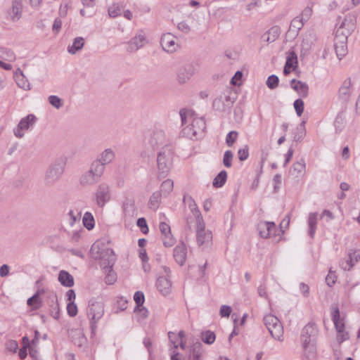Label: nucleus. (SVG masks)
Returning a JSON list of instances; mask_svg holds the SVG:
<instances>
[{"instance_id":"obj_1","label":"nucleus","mask_w":360,"mask_h":360,"mask_svg":"<svg viewBox=\"0 0 360 360\" xmlns=\"http://www.w3.org/2000/svg\"><path fill=\"white\" fill-rule=\"evenodd\" d=\"M189 208L191 214L186 217V228L191 229V224L195 222L196 241L198 246L207 247L211 245L212 240V231L205 229V224L200 210L192 198H189Z\"/></svg>"},{"instance_id":"obj_2","label":"nucleus","mask_w":360,"mask_h":360,"mask_svg":"<svg viewBox=\"0 0 360 360\" xmlns=\"http://www.w3.org/2000/svg\"><path fill=\"white\" fill-rule=\"evenodd\" d=\"M90 254L92 258L100 261L102 268H109L114 265L115 261L114 252L103 242H95L91 248Z\"/></svg>"},{"instance_id":"obj_3","label":"nucleus","mask_w":360,"mask_h":360,"mask_svg":"<svg viewBox=\"0 0 360 360\" xmlns=\"http://www.w3.org/2000/svg\"><path fill=\"white\" fill-rule=\"evenodd\" d=\"M65 163V159L60 158L49 165L43 178L46 186H53L60 180L64 173Z\"/></svg>"},{"instance_id":"obj_4","label":"nucleus","mask_w":360,"mask_h":360,"mask_svg":"<svg viewBox=\"0 0 360 360\" xmlns=\"http://www.w3.org/2000/svg\"><path fill=\"white\" fill-rule=\"evenodd\" d=\"M173 152L170 146H165L158 153L157 164L158 178H165L169 174L172 165Z\"/></svg>"},{"instance_id":"obj_5","label":"nucleus","mask_w":360,"mask_h":360,"mask_svg":"<svg viewBox=\"0 0 360 360\" xmlns=\"http://www.w3.org/2000/svg\"><path fill=\"white\" fill-rule=\"evenodd\" d=\"M317 334L316 326L314 323L307 324L302 331V346L307 358H313L315 354V347L313 339Z\"/></svg>"},{"instance_id":"obj_6","label":"nucleus","mask_w":360,"mask_h":360,"mask_svg":"<svg viewBox=\"0 0 360 360\" xmlns=\"http://www.w3.org/2000/svg\"><path fill=\"white\" fill-rule=\"evenodd\" d=\"M104 172L101 164L92 162L89 170L81 175L79 183L83 186H93L100 181Z\"/></svg>"},{"instance_id":"obj_7","label":"nucleus","mask_w":360,"mask_h":360,"mask_svg":"<svg viewBox=\"0 0 360 360\" xmlns=\"http://www.w3.org/2000/svg\"><path fill=\"white\" fill-rule=\"evenodd\" d=\"M104 313V303L101 300L92 299L89 302L87 316L93 330L96 328V323L103 317Z\"/></svg>"},{"instance_id":"obj_8","label":"nucleus","mask_w":360,"mask_h":360,"mask_svg":"<svg viewBox=\"0 0 360 360\" xmlns=\"http://www.w3.org/2000/svg\"><path fill=\"white\" fill-rule=\"evenodd\" d=\"M206 129L205 121L202 117H194L191 120V124L185 127L183 130L184 134L188 138L193 139L198 135L202 134Z\"/></svg>"},{"instance_id":"obj_9","label":"nucleus","mask_w":360,"mask_h":360,"mask_svg":"<svg viewBox=\"0 0 360 360\" xmlns=\"http://www.w3.org/2000/svg\"><path fill=\"white\" fill-rule=\"evenodd\" d=\"M35 122L36 117L32 114H30L22 118L18 126L13 129L15 136L18 139L22 138L25 135V131L29 129L30 127L33 126Z\"/></svg>"},{"instance_id":"obj_10","label":"nucleus","mask_w":360,"mask_h":360,"mask_svg":"<svg viewBox=\"0 0 360 360\" xmlns=\"http://www.w3.org/2000/svg\"><path fill=\"white\" fill-rule=\"evenodd\" d=\"M96 203L99 207H103L104 205L110 199V187L105 183L98 185L96 193Z\"/></svg>"},{"instance_id":"obj_11","label":"nucleus","mask_w":360,"mask_h":360,"mask_svg":"<svg viewBox=\"0 0 360 360\" xmlns=\"http://www.w3.org/2000/svg\"><path fill=\"white\" fill-rule=\"evenodd\" d=\"M164 272L165 273V276H160L156 283L158 290L163 295H167L170 293L172 290V282L169 278V274L170 270L168 267H163Z\"/></svg>"},{"instance_id":"obj_12","label":"nucleus","mask_w":360,"mask_h":360,"mask_svg":"<svg viewBox=\"0 0 360 360\" xmlns=\"http://www.w3.org/2000/svg\"><path fill=\"white\" fill-rule=\"evenodd\" d=\"M160 44L163 50L168 53H174L179 48L176 37L171 33L162 34Z\"/></svg>"},{"instance_id":"obj_13","label":"nucleus","mask_w":360,"mask_h":360,"mask_svg":"<svg viewBox=\"0 0 360 360\" xmlns=\"http://www.w3.org/2000/svg\"><path fill=\"white\" fill-rule=\"evenodd\" d=\"M356 19L354 15H348L337 28L335 34H345L348 37L355 28Z\"/></svg>"},{"instance_id":"obj_14","label":"nucleus","mask_w":360,"mask_h":360,"mask_svg":"<svg viewBox=\"0 0 360 360\" xmlns=\"http://www.w3.org/2000/svg\"><path fill=\"white\" fill-rule=\"evenodd\" d=\"M147 43L146 36L143 31H140L128 42L127 50L128 52L133 53L143 46Z\"/></svg>"},{"instance_id":"obj_15","label":"nucleus","mask_w":360,"mask_h":360,"mask_svg":"<svg viewBox=\"0 0 360 360\" xmlns=\"http://www.w3.org/2000/svg\"><path fill=\"white\" fill-rule=\"evenodd\" d=\"M347 36L345 34H335L334 47L336 55L340 60L347 53Z\"/></svg>"},{"instance_id":"obj_16","label":"nucleus","mask_w":360,"mask_h":360,"mask_svg":"<svg viewBox=\"0 0 360 360\" xmlns=\"http://www.w3.org/2000/svg\"><path fill=\"white\" fill-rule=\"evenodd\" d=\"M115 159V152L111 148H108L103 150L98 158L93 161L95 163H99L103 167V170L105 171V165L112 163Z\"/></svg>"},{"instance_id":"obj_17","label":"nucleus","mask_w":360,"mask_h":360,"mask_svg":"<svg viewBox=\"0 0 360 360\" xmlns=\"http://www.w3.org/2000/svg\"><path fill=\"white\" fill-rule=\"evenodd\" d=\"M186 257L187 248L184 243H181L174 249V258L180 266H183L186 262Z\"/></svg>"},{"instance_id":"obj_18","label":"nucleus","mask_w":360,"mask_h":360,"mask_svg":"<svg viewBox=\"0 0 360 360\" xmlns=\"http://www.w3.org/2000/svg\"><path fill=\"white\" fill-rule=\"evenodd\" d=\"M195 74V68L193 65H188L181 68L177 75V80L179 84L186 83Z\"/></svg>"},{"instance_id":"obj_19","label":"nucleus","mask_w":360,"mask_h":360,"mask_svg":"<svg viewBox=\"0 0 360 360\" xmlns=\"http://www.w3.org/2000/svg\"><path fill=\"white\" fill-rule=\"evenodd\" d=\"M352 83L349 79H345L338 91V97L344 101H347L352 94Z\"/></svg>"},{"instance_id":"obj_20","label":"nucleus","mask_w":360,"mask_h":360,"mask_svg":"<svg viewBox=\"0 0 360 360\" xmlns=\"http://www.w3.org/2000/svg\"><path fill=\"white\" fill-rule=\"evenodd\" d=\"M290 86L295 91H296L300 96H302V97L307 96L309 86L306 83L302 82L300 80H296V79H293L290 82Z\"/></svg>"},{"instance_id":"obj_21","label":"nucleus","mask_w":360,"mask_h":360,"mask_svg":"<svg viewBox=\"0 0 360 360\" xmlns=\"http://www.w3.org/2000/svg\"><path fill=\"white\" fill-rule=\"evenodd\" d=\"M297 65V57L294 51L289 53L285 65L284 66L283 74L288 75L292 70H295Z\"/></svg>"},{"instance_id":"obj_22","label":"nucleus","mask_w":360,"mask_h":360,"mask_svg":"<svg viewBox=\"0 0 360 360\" xmlns=\"http://www.w3.org/2000/svg\"><path fill=\"white\" fill-rule=\"evenodd\" d=\"M280 35V29L278 26L271 27L267 32L263 34L262 39L264 41L272 43L275 41Z\"/></svg>"},{"instance_id":"obj_23","label":"nucleus","mask_w":360,"mask_h":360,"mask_svg":"<svg viewBox=\"0 0 360 360\" xmlns=\"http://www.w3.org/2000/svg\"><path fill=\"white\" fill-rule=\"evenodd\" d=\"M275 228L274 222H261L258 226L259 233L261 237L267 238Z\"/></svg>"},{"instance_id":"obj_24","label":"nucleus","mask_w":360,"mask_h":360,"mask_svg":"<svg viewBox=\"0 0 360 360\" xmlns=\"http://www.w3.org/2000/svg\"><path fill=\"white\" fill-rule=\"evenodd\" d=\"M44 293V290H38L37 292L27 300V305L31 307L33 310L39 309L41 306L40 295Z\"/></svg>"},{"instance_id":"obj_25","label":"nucleus","mask_w":360,"mask_h":360,"mask_svg":"<svg viewBox=\"0 0 360 360\" xmlns=\"http://www.w3.org/2000/svg\"><path fill=\"white\" fill-rule=\"evenodd\" d=\"M59 282L65 287H72L74 285L73 276L66 271H60L58 275Z\"/></svg>"},{"instance_id":"obj_26","label":"nucleus","mask_w":360,"mask_h":360,"mask_svg":"<svg viewBox=\"0 0 360 360\" xmlns=\"http://www.w3.org/2000/svg\"><path fill=\"white\" fill-rule=\"evenodd\" d=\"M333 321L334 323L335 327L336 328L337 332H341L342 330H345V324L343 320L341 319L340 316V311L338 307H335L333 312Z\"/></svg>"},{"instance_id":"obj_27","label":"nucleus","mask_w":360,"mask_h":360,"mask_svg":"<svg viewBox=\"0 0 360 360\" xmlns=\"http://www.w3.org/2000/svg\"><path fill=\"white\" fill-rule=\"evenodd\" d=\"M268 330L273 338L279 341L283 340V328L281 322L274 324V326L270 327Z\"/></svg>"},{"instance_id":"obj_28","label":"nucleus","mask_w":360,"mask_h":360,"mask_svg":"<svg viewBox=\"0 0 360 360\" xmlns=\"http://www.w3.org/2000/svg\"><path fill=\"white\" fill-rule=\"evenodd\" d=\"M162 194L159 191L154 192L150 197L148 207L153 210H156L160 204Z\"/></svg>"},{"instance_id":"obj_29","label":"nucleus","mask_w":360,"mask_h":360,"mask_svg":"<svg viewBox=\"0 0 360 360\" xmlns=\"http://www.w3.org/2000/svg\"><path fill=\"white\" fill-rule=\"evenodd\" d=\"M304 22L305 21L300 16L295 18L290 22L289 32L293 34H297L299 30L303 27Z\"/></svg>"},{"instance_id":"obj_30","label":"nucleus","mask_w":360,"mask_h":360,"mask_svg":"<svg viewBox=\"0 0 360 360\" xmlns=\"http://www.w3.org/2000/svg\"><path fill=\"white\" fill-rule=\"evenodd\" d=\"M174 187V182L172 179L165 180L160 186V190L159 192L165 196H167L172 191Z\"/></svg>"},{"instance_id":"obj_31","label":"nucleus","mask_w":360,"mask_h":360,"mask_svg":"<svg viewBox=\"0 0 360 360\" xmlns=\"http://www.w3.org/2000/svg\"><path fill=\"white\" fill-rule=\"evenodd\" d=\"M84 44V39L83 37H76L73 41L72 45L68 47V52L71 54H75L83 48Z\"/></svg>"},{"instance_id":"obj_32","label":"nucleus","mask_w":360,"mask_h":360,"mask_svg":"<svg viewBox=\"0 0 360 360\" xmlns=\"http://www.w3.org/2000/svg\"><path fill=\"white\" fill-rule=\"evenodd\" d=\"M227 179V173L226 171L222 170L221 171L217 176L214 179L212 185L215 188H220L221 187L226 181Z\"/></svg>"},{"instance_id":"obj_33","label":"nucleus","mask_w":360,"mask_h":360,"mask_svg":"<svg viewBox=\"0 0 360 360\" xmlns=\"http://www.w3.org/2000/svg\"><path fill=\"white\" fill-rule=\"evenodd\" d=\"M308 224L309 226V234L311 238H314L317 224V214L310 213L309 215Z\"/></svg>"},{"instance_id":"obj_34","label":"nucleus","mask_w":360,"mask_h":360,"mask_svg":"<svg viewBox=\"0 0 360 360\" xmlns=\"http://www.w3.org/2000/svg\"><path fill=\"white\" fill-rule=\"evenodd\" d=\"M202 354V345L201 343L197 342L193 346L192 354L189 356L188 360H200Z\"/></svg>"},{"instance_id":"obj_35","label":"nucleus","mask_w":360,"mask_h":360,"mask_svg":"<svg viewBox=\"0 0 360 360\" xmlns=\"http://www.w3.org/2000/svg\"><path fill=\"white\" fill-rule=\"evenodd\" d=\"M112 266H110L109 268H103L104 273L106 274L105 281L108 285L113 284L117 279L116 274L112 271Z\"/></svg>"},{"instance_id":"obj_36","label":"nucleus","mask_w":360,"mask_h":360,"mask_svg":"<svg viewBox=\"0 0 360 360\" xmlns=\"http://www.w3.org/2000/svg\"><path fill=\"white\" fill-rule=\"evenodd\" d=\"M0 58L6 60L13 61L15 60V56L12 50L4 47H0Z\"/></svg>"},{"instance_id":"obj_37","label":"nucleus","mask_w":360,"mask_h":360,"mask_svg":"<svg viewBox=\"0 0 360 360\" xmlns=\"http://www.w3.org/2000/svg\"><path fill=\"white\" fill-rule=\"evenodd\" d=\"M84 226L88 229L91 230L94 227V219L91 213L86 212L84 213L82 219Z\"/></svg>"},{"instance_id":"obj_38","label":"nucleus","mask_w":360,"mask_h":360,"mask_svg":"<svg viewBox=\"0 0 360 360\" xmlns=\"http://www.w3.org/2000/svg\"><path fill=\"white\" fill-rule=\"evenodd\" d=\"M22 11V2L21 0H15L13 2L12 6V13H13V19L18 20L20 17V13Z\"/></svg>"},{"instance_id":"obj_39","label":"nucleus","mask_w":360,"mask_h":360,"mask_svg":"<svg viewBox=\"0 0 360 360\" xmlns=\"http://www.w3.org/2000/svg\"><path fill=\"white\" fill-rule=\"evenodd\" d=\"M134 200L132 199H126L123 202V210L127 214L133 215L134 214Z\"/></svg>"},{"instance_id":"obj_40","label":"nucleus","mask_w":360,"mask_h":360,"mask_svg":"<svg viewBox=\"0 0 360 360\" xmlns=\"http://www.w3.org/2000/svg\"><path fill=\"white\" fill-rule=\"evenodd\" d=\"M15 82H16L18 86L20 88L25 90V91L30 89V84L28 80L25 78V75L24 76L20 75V76L15 77Z\"/></svg>"},{"instance_id":"obj_41","label":"nucleus","mask_w":360,"mask_h":360,"mask_svg":"<svg viewBox=\"0 0 360 360\" xmlns=\"http://www.w3.org/2000/svg\"><path fill=\"white\" fill-rule=\"evenodd\" d=\"M75 338H74V343L78 347H82L86 343V338L84 337L82 331H76Z\"/></svg>"},{"instance_id":"obj_42","label":"nucleus","mask_w":360,"mask_h":360,"mask_svg":"<svg viewBox=\"0 0 360 360\" xmlns=\"http://www.w3.org/2000/svg\"><path fill=\"white\" fill-rule=\"evenodd\" d=\"M215 334L210 330L205 331L202 333L201 338L202 340L208 345L212 344L215 340Z\"/></svg>"},{"instance_id":"obj_43","label":"nucleus","mask_w":360,"mask_h":360,"mask_svg":"<svg viewBox=\"0 0 360 360\" xmlns=\"http://www.w3.org/2000/svg\"><path fill=\"white\" fill-rule=\"evenodd\" d=\"M280 322L278 318L272 314H268L264 317V323L267 329Z\"/></svg>"},{"instance_id":"obj_44","label":"nucleus","mask_w":360,"mask_h":360,"mask_svg":"<svg viewBox=\"0 0 360 360\" xmlns=\"http://www.w3.org/2000/svg\"><path fill=\"white\" fill-rule=\"evenodd\" d=\"M164 140V136L161 132L154 133L150 140V143L153 146H158L162 143Z\"/></svg>"},{"instance_id":"obj_45","label":"nucleus","mask_w":360,"mask_h":360,"mask_svg":"<svg viewBox=\"0 0 360 360\" xmlns=\"http://www.w3.org/2000/svg\"><path fill=\"white\" fill-rule=\"evenodd\" d=\"M293 169L297 172L298 174L302 175L305 172V162L303 159H301L298 162L293 164Z\"/></svg>"},{"instance_id":"obj_46","label":"nucleus","mask_w":360,"mask_h":360,"mask_svg":"<svg viewBox=\"0 0 360 360\" xmlns=\"http://www.w3.org/2000/svg\"><path fill=\"white\" fill-rule=\"evenodd\" d=\"M279 79L276 75H272L267 78L266 85L270 89H274L278 86Z\"/></svg>"},{"instance_id":"obj_47","label":"nucleus","mask_w":360,"mask_h":360,"mask_svg":"<svg viewBox=\"0 0 360 360\" xmlns=\"http://www.w3.org/2000/svg\"><path fill=\"white\" fill-rule=\"evenodd\" d=\"M121 7L119 4H112L108 8V14L111 18H115L121 14Z\"/></svg>"},{"instance_id":"obj_48","label":"nucleus","mask_w":360,"mask_h":360,"mask_svg":"<svg viewBox=\"0 0 360 360\" xmlns=\"http://www.w3.org/2000/svg\"><path fill=\"white\" fill-rule=\"evenodd\" d=\"M238 134L236 131H231L227 134L226 137V143L229 147L232 146L235 143L238 138Z\"/></svg>"},{"instance_id":"obj_49","label":"nucleus","mask_w":360,"mask_h":360,"mask_svg":"<svg viewBox=\"0 0 360 360\" xmlns=\"http://www.w3.org/2000/svg\"><path fill=\"white\" fill-rule=\"evenodd\" d=\"M48 100L49 102L56 109H59L63 105L62 100L57 96H50Z\"/></svg>"},{"instance_id":"obj_50","label":"nucleus","mask_w":360,"mask_h":360,"mask_svg":"<svg viewBox=\"0 0 360 360\" xmlns=\"http://www.w3.org/2000/svg\"><path fill=\"white\" fill-rule=\"evenodd\" d=\"M233 153L231 150H226L224 153V159H223V163L225 167H231V162L233 160Z\"/></svg>"},{"instance_id":"obj_51","label":"nucleus","mask_w":360,"mask_h":360,"mask_svg":"<svg viewBox=\"0 0 360 360\" xmlns=\"http://www.w3.org/2000/svg\"><path fill=\"white\" fill-rule=\"evenodd\" d=\"M180 116L181 119V123L183 125L186 124L188 120H192L193 119L191 112L184 109L180 110Z\"/></svg>"},{"instance_id":"obj_52","label":"nucleus","mask_w":360,"mask_h":360,"mask_svg":"<svg viewBox=\"0 0 360 360\" xmlns=\"http://www.w3.org/2000/svg\"><path fill=\"white\" fill-rule=\"evenodd\" d=\"M162 239L165 247H171L174 243V238H173L171 233L162 236Z\"/></svg>"},{"instance_id":"obj_53","label":"nucleus","mask_w":360,"mask_h":360,"mask_svg":"<svg viewBox=\"0 0 360 360\" xmlns=\"http://www.w3.org/2000/svg\"><path fill=\"white\" fill-rule=\"evenodd\" d=\"M294 108L298 116H301L304 111V102L302 99H297L294 102Z\"/></svg>"},{"instance_id":"obj_54","label":"nucleus","mask_w":360,"mask_h":360,"mask_svg":"<svg viewBox=\"0 0 360 360\" xmlns=\"http://www.w3.org/2000/svg\"><path fill=\"white\" fill-rule=\"evenodd\" d=\"M134 300L137 304L136 307H142L145 300L143 293L140 291L136 292L134 296Z\"/></svg>"},{"instance_id":"obj_55","label":"nucleus","mask_w":360,"mask_h":360,"mask_svg":"<svg viewBox=\"0 0 360 360\" xmlns=\"http://www.w3.org/2000/svg\"><path fill=\"white\" fill-rule=\"evenodd\" d=\"M238 158L240 161H244L249 156L248 146L246 145L243 148L239 149L238 152Z\"/></svg>"},{"instance_id":"obj_56","label":"nucleus","mask_w":360,"mask_h":360,"mask_svg":"<svg viewBox=\"0 0 360 360\" xmlns=\"http://www.w3.org/2000/svg\"><path fill=\"white\" fill-rule=\"evenodd\" d=\"M348 257L354 266L360 259V252L357 250H350Z\"/></svg>"},{"instance_id":"obj_57","label":"nucleus","mask_w":360,"mask_h":360,"mask_svg":"<svg viewBox=\"0 0 360 360\" xmlns=\"http://www.w3.org/2000/svg\"><path fill=\"white\" fill-rule=\"evenodd\" d=\"M67 311L70 316H75L77 314V307L76 304L74 302H70L67 306Z\"/></svg>"},{"instance_id":"obj_58","label":"nucleus","mask_w":360,"mask_h":360,"mask_svg":"<svg viewBox=\"0 0 360 360\" xmlns=\"http://www.w3.org/2000/svg\"><path fill=\"white\" fill-rule=\"evenodd\" d=\"M6 347L8 351L15 353L18 349V344L15 340H8L6 344Z\"/></svg>"},{"instance_id":"obj_59","label":"nucleus","mask_w":360,"mask_h":360,"mask_svg":"<svg viewBox=\"0 0 360 360\" xmlns=\"http://www.w3.org/2000/svg\"><path fill=\"white\" fill-rule=\"evenodd\" d=\"M137 226L140 227L141 231L146 234L148 232V228L147 226L146 220L144 218H139L137 220Z\"/></svg>"},{"instance_id":"obj_60","label":"nucleus","mask_w":360,"mask_h":360,"mask_svg":"<svg viewBox=\"0 0 360 360\" xmlns=\"http://www.w3.org/2000/svg\"><path fill=\"white\" fill-rule=\"evenodd\" d=\"M168 337L170 342L173 345V347L171 349H176L179 345L177 344V335L175 333L170 331L168 333Z\"/></svg>"},{"instance_id":"obj_61","label":"nucleus","mask_w":360,"mask_h":360,"mask_svg":"<svg viewBox=\"0 0 360 360\" xmlns=\"http://www.w3.org/2000/svg\"><path fill=\"white\" fill-rule=\"evenodd\" d=\"M341 268L345 271H349L353 266V264L347 256L340 264Z\"/></svg>"},{"instance_id":"obj_62","label":"nucleus","mask_w":360,"mask_h":360,"mask_svg":"<svg viewBox=\"0 0 360 360\" xmlns=\"http://www.w3.org/2000/svg\"><path fill=\"white\" fill-rule=\"evenodd\" d=\"M177 28L179 29V30L183 32L184 33H186V34L191 31V27L185 21L179 22L177 25Z\"/></svg>"},{"instance_id":"obj_63","label":"nucleus","mask_w":360,"mask_h":360,"mask_svg":"<svg viewBox=\"0 0 360 360\" xmlns=\"http://www.w3.org/2000/svg\"><path fill=\"white\" fill-rule=\"evenodd\" d=\"M312 13V8L311 7H306L302 12L301 15L302 18L305 22L307 21Z\"/></svg>"},{"instance_id":"obj_64","label":"nucleus","mask_w":360,"mask_h":360,"mask_svg":"<svg viewBox=\"0 0 360 360\" xmlns=\"http://www.w3.org/2000/svg\"><path fill=\"white\" fill-rule=\"evenodd\" d=\"M231 308L227 305H222L220 308V315L222 317H229L231 313Z\"/></svg>"}]
</instances>
